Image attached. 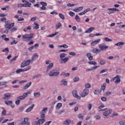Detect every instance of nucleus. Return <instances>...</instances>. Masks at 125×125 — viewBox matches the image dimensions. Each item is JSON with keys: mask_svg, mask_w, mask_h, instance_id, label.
<instances>
[{"mask_svg": "<svg viewBox=\"0 0 125 125\" xmlns=\"http://www.w3.org/2000/svg\"><path fill=\"white\" fill-rule=\"evenodd\" d=\"M59 74H60V72H59V70L54 69L50 71L49 73V76L50 77H56L57 76H58Z\"/></svg>", "mask_w": 125, "mask_h": 125, "instance_id": "f257e3e1", "label": "nucleus"}, {"mask_svg": "<svg viewBox=\"0 0 125 125\" xmlns=\"http://www.w3.org/2000/svg\"><path fill=\"white\" fill-rule=\"evenodd\" d=\"M29 36V35L25 34L22 36V39L24 41H30L31 39H33V37H34V34L31 33Z\"/></svg>", "mask_w": 125, "mask_h": 125, "instance_id": "f03ea898", "label": "nucleus"}, {"mask_svg": "<svg viewBox=\"0 0 125 125\" xmlns=\"http://www.w3.org/2000/svg\"><path fill=\"white\" fill-rule=\"evenodd\" d=\"M13 27H14V22L10 23L9 21H7L5 22V27H6V29L10 30L11 28H13Z\"/></svg>", "mask_w": 125, "mask_h": 125, "instance_id": "7ed1b4c3", "label": "nucleus"}, {"mask_svg": "<svg viewBox=\"0 0 125 125\" xmlns=\"http://www.w3.org/2000/svg\"><path fill=\"white\" fill-rule=\"evenodd\" d=\"M31 62H33V60H28L26 61H24L21 63V67L24 68V67H26V66L30 65V63H31Z\"/></svg>", "mask_w": 125, "mask_h": 125, "instance_id": "20e7f679", "label": "nucleus"}, {"mask_svg": "<svg viewBox=\"0 0 125 125\" xmlns=\"http://www.w3.org/2000/svg\"><path fill=\"white\" fill-rule=\"evenodd\" d=\"M99 47L101 50L104 51V50H106L107 48H108L109 46L105 45V44H100L99 45Z\"/></svg>", "mask_w": 125, "mask_h": 125, "instance_id": "39448f33", "label": "nucleus"}, {"mask_svg": "<svg viewBox=\"0 0 125 125\" xmlns=\"http://www.w3.org/2000/svg\"><path fill=\"white\" fill-rule=\"evenodd\" d=\"M88 93H89V90L87 89H84L81 93V97H85V96L88 95Z\"/></svg>", "mask_w": 125, "mask_h": 125, "instance_id": "423d86ee", "label": "nucleus"}, {"mask_svg": "<svg viewBox=\"0 0 125 125\" xmlns=\"http://www.w3.org/2000/svg\"><path fill=\"white\" fill-rule=\"evenodd\" d=\"M113 81H115V83H121V76L120 75H117L115 77H114L112 79Z\"/></svg>", "mask_w": 125, "mask_h": 125, "instance_id": "0eeeda50", "label": "nucleus"}, {"mask_svg": "<svg viewBox=\"0 0 125 125\" xmlns=\"http://www.w3.org/2000/svg\"><path fill=\"white\" fill-rule=\"evenodd\" d=\"M22 1L24 3V7H31V5H32L31 2L25 0H22Z\"/></svg>", "mask_w": 125, "mask_h": 125, "instance_id": "6e6552de", "label": "nucleus"}, {"mask_svg": "<svg viewBox=\"0 0 125 125\" xmlns=\"http://www.w3.org/2000/svg\"><path fill=\"white\" fill-rule=\"evenodd\" d=\"M11 95L12 94L11 93H6L4 95L3 99H4V100H7L10 98Z\"/></svg>", "mask_w": 125, "mask_h": 125, "instance_id": "1a4fd4ad", "label": "nucleus"}, {"mask_svg": "<svg viewBox=\"0 0 125 125\" xmlns=\"http://www.w3.org/2000/svg\"><path fill=\"white\" fill-rule=\"evenodd\" d=\"M26 98H27V93H23V95L19 96L17 99H19L21 101V100H24V99H26Z\"/></svg>", "mask_w": 125, "mask_h": 125, "instance_id": "9d476101", "label": "nucleus"}, {"mask_svg": "<svg viewBox=\"0 0 125 125\" xmlns=\"http://www.w3.org/2000/svg\"><path fill=\"white\" fill-rule=\"evenodd\" d=\"M72 95L74 97H76L77 99H81V97L78 95V92L76 90H74L72 91Z\"/></svg>", "mask_w": 125, "mask_h": 125, "instance_id": "9b49d317", "label": "nucleus"}, {"mask_svg": "<svg viewBox=\"0 0 125 125\" xmlns=\"http://www.w3.org/2000/svg\"><path fill=\"white\" fill-rule=\"evenodd\" d=\"M101 41V39H99L92 42L91 44V46H94L95 45H96V44H98V43H99V42H100Z\"/></svg>", "mask_w": 125, "mask_h": 125, "instance_id": "f8f14e48", "label": "nucleus"}, {"mask_svg": "<svg viewBox=\"0 0 125 125\" xmlns=\"http://www.w3.org/2000/svg\"><path fill=\"white\" fill-rule=\"evenodd\" d=\"M28 121L29 118H25L24 119L23 122L21 123V125H30V123L28 122Z\"/></svg>", "mask_w": 125, "mask_h": 125, "instance_id": "ddd939ff", "label": "nucleus"}, {"mask_svg": "<svg viewBox=\"0 0 125 125\" xmlns=\"http://www.w3.org/2000/svg\"><path fill=\"white\" fill-rule=\"evenodd\" d=\"M112 109H109L105 111L104 112V116H105V117H107L108 115H110L111 113H112Z\"/></svg>", "mask_w": 125, "mask_h": 125, "instance_id": "4468645a", "label": "nucleus"}, {"mask_svg": "<svg viewBox=\"0 0 125 125\" xmlns=\"http://www.w3.org/2000/svg\"><path fill=\"white\" fill-rule=\"evenodd\" d=\"M101 51V49H97V48H94L92 50V52L95 54H97L98 53H99Z\"/></svg>", "mask_w": 125, "mask_h": 125, "instance_id": "2eb2a0df", "label": "nucleus"}, {"mask_svg": "<svg viewBox=\"0 0 125 125\" xmlns=\"http://www.w3.org/2000/svg\"><path fill=\"white\" fill-rule=\"evenodd\" d=\"M53 63H49V65L46 66V72H48L49 70H51V69H52V67H53Z\"/></svg>", "mask_w": 125, "mask_h": 125, "instance_id": "dca6fc26", "label": "nucleus"}, {"mask_svg": "<svg viewBox=\"0 0 125 125\" xmlns=\"http://www.w3.org/2000/svg\"><path fill=\"white\" fill-rule=\"evenodd\" d=\"M83 7L80 6V7H77L76 9H74L73 10V11H74V12H79V11H82V10H83Z\"/></svg>", "mask_w": 125, "mask_h": 125, "instance_id": "f3484780", "label": "nucleus"}, {"mask_svg": "<svg viewBox=\"0 0 125 125\" xmlns=\"http://www.w3.org/2000/svg\"><path fill=\"white\" fill-rule=\"evenodd\" d=\"M38 58H39V55H38V53H35L33 55V56H32L31 60H32V62L35 61L37 60V59H38Z\"/></svg>", "mask_w": 125, "mask_h": 125, "instance_id": "a211bd4d", "label": "nucleus"}, {"mask_svg": "<svg viewBox=\"0 0 125 125\" xmlns=\"http://www.w3.org/2000/svg\"><path fill=\"white\" fill-rule=\"evenodd\" d=\"M95 29V28H94V27H90L87 30H86L85 31V33L86 34H87L88 33H91V32H92L93 31V30H94Z\"/></svg>", "mask_w": 125, "mask_h": 125, "instance_id": "6ab92c4d", "label": "nucleus"}, {"mask_svg": "<svg viewBox=\"0 0 125 125\" xmlns=\"http://www.w3.org/2000/svg\"><path fill=\"white\" fill-rule=\"evenodd\" d=\"M34 25H35L33 26V29L34 30H38V29H40V25L38 24L37 22H34Z\"/></svg>", "mask_w": 125, "mask_h": 125, "instance_id": "aec40b11", "label": "nucleus"}, {"mask_svg": "<svg viewBox=\"0 0 125 125\" xmlns=\"http://www.w3.org/2000/svg\"><path fill=\"white\" fill-rule=\"evenodd\" d=\"M31 84H32V82H30L27 83L25 86L23 87V89H27V88H29L30 86H31Z\"/></svg>", "mask_w": 125, "mask_h": 125, "instance_id": "412c9836", "label": "nucleus"}, {"mask_svg": "<svg viewBox=\"0 0 125 125\" xmlns=\"http://www.w3.org/2000/svg\"><path fill=\"white\" fill-rule=\"evenodd\" d=\"M86 56L88 58V60L90 61H91V60H92V59H93V56H92L91 55V54H90L89 53H88L86 54Z\"/></svg>", "mask_w": 125, "mask_h": 125, "instance_id": "4be33fe9", "label": "nucleus"}, {"mask_svg": "<svg viewBox=\"0 0 125 125\" xmlns=\"http://www.w3.org/2000/svg\"><path fill=\"white\" fill-rule=\"evenodd\" d=\"M34 107H35V104H33L31 106L29 107L26 110V113H29V112H31V111L33 110V108H34Z\"/></svg>", "mask_w": 125, "mask_h": 125, "instance_id": "5701e85b", "label": "nucleus"}, {"mask_svg": "<svg viewBox=\"0 0 125 125\" xmlns=\"http://www.w3.org/2000/svg\"><path fill=\"white\" fill-rule=\"evenodd\" d=\"M70 124H71V120H70V119H66L63 122V124L65 125H69Z\"/></svg>", "mask_w": 125, "mask_h": 125, "instance_id": "b1692460", "label": "nucleus"}, {"mask_svg": "<svg viewBox=\"0 0 125 125\" xmlns=\"http://www.w3.org/2000/svg\"><path fill=\"white\" fill-rule=\"evenodd\" d=\"M68 60H69V58L68 57H66V58H64V59H62V60H61L62 63H66V62H67V61H68Z\"/></svg>", "mask_w": 125, "mask_h": 125, "instance_id": "393cba45", "label": "nucleus"}, {"mask_svg": "<svg viewBox=\"0 0 125 125\" xmlns=\"http://www.w3.org/2000/svg\"><path fill=\"white\" fill-rule=\"evenodd\" d=\"M18 57V56H16L13 59H11L9 62L10 64L12 63V62H13V61H16V59H17Z\"/></svg>", "mask_w": 125, "mask_h": 125, "instance_id": "a878e982", "label": "nucleus"}, {"mask_svg": "<svg viewBox=\"0 0 125 125\" xmlns=\"http://www.w3.org/2000/svg\"><path fill=\"white\" fill-rule=\"evenodd\" d=\"M31 30H32V28L31 27V26L29 25L26 27V28L23 29V32H27V31H31Z\"/></svg>", "mask_w": 125, "mask_h": 125, "instance_id": "bb28decb", "label": "nucleus"}, {"mask_svg": "<svg viewBox=\"0 0 125 125\" xmlns=\"http://www.w3.org/2000/svg\"><path fill=\"white\" fill-rule=\"evenodd\" d=\"M62 26V24H61V22H58L56 24V29H60V27Z\"/></svg>", "mask_w": 125, "mask_h": 125, "instance_id": "cd10ccee", "label": "nucleus"}, {"mask_svg": "<svg viewBox=\"0 0 125 125\" xmlns=\"http://www.w3.org/2000/svg\"><path fill=\"white\" fill-rule=\"evenodd\" d=\"M124 44H125V42H119L115 44V45L116 46H121V45H124Z\"/></svg>", "mask_w": 125, "mask_h": 125, "instance_id": "c85d7f7f", "label": "nucleus"}, {"mask_svg": "<svg viewBox=\"0 0 125 125\" xmlns=\"http://www.w3.org/2000/svg\"><path fill=\"white\" fill-rule=\"evenodd\" d=\"M47 109H48L47 107L43 108L40 113L41 114H45V113H46V111H47Z\"/></svg>", "mask_w": 125, "mask_h": 125, "instance_id": "c756f323", "label": "nucleus"}, {"mask_svg": "<svg viewBox=\"0 0 125 125\" xmlns=\"http://www.w3.org/2000/svg\"><path fill=\"white\" fill-rule=\"evenodd\" d=\"M67 55V54L65 53H62L60 55V59H63L64 57H66V56Z\"/></svg>", "mask_w": 125, "mask_h": 125, "instance_id": "7c9ffc66", "label": "nucleus"}, {"mask_svg": "<svg viewBox=\"0 0 125 125\" xmlns=\"http://www.w3.org/2000/svg\"><path fill=\"white\" fill-rule=\"evenodd\" d=\"M34 95L35 97H40L41 96V93L40 92L34 93Z\"/></svg>", "mask_w": 125, "mask_h": 125, "instance_id": "2f4dec72", "label": "nucleus"}, {"mask_svg": "<svg viewBox=\"0 0 125 125\" xmlns=\"http://www.w3.org/2000/svg\"><path fill=\"white\" fill-rule=\"evenodd\" d=\"M75 19L77 22H80L81 21V18H80V17L78 15H76L75 18Z\"/></svg>", "mask_w": 125, "mask_h": 125, "instance_id": "473e14b6", "label": "nucleus"}, {"mask_svg": "<svg viewBox=\"0 0 125 125\" xmlns=\"http://www.w3.org/2000/svg\"><path fill=\"white\" fill-rule=\"evenodd\" d=\"M5 103L8 106H9L11 104H12V101H5Z\"/></svg>", "mask_w": 125, "mask_h": 125, "instance_id": "72a5a7b5", "label": "nucleus"}, {"mask_svg": "<svg viewBox=\"0 0 125 125\" xmlns=\"http://www.w3.org/2000/svg\"><path fill=\"white\" fill-rule=\"evenodd\" d=\"M38 121H39L40 123V125H42V124H43V123L45 122V119L42 118V119L38 120Z\"/></svg>", "mask_w": 125, "mask_h": 125, "instance_id": "f704fd0d", "label": "nucleus"}, {"mask_svg": "<svg viewBox=\"0 0 125 125\" xmlns=\"http://www.w3.org/2000/svg\"><path fill=\"white\" fill-rule=\"evenodd\" d=\"M60 76H65V77H69L70 76V73H65V72H62Z\"/></svg>", "mask_w": 125, "mask_h": 125, "instance_id": "c9c22d12", "label": "nucleus"}, {"mask_svg": "<svg viewBox=\"0 0 125 125\" xmlns=\"http://www.w3.org/2000/svg\"><path fill=\"white\" fill-rule=\"evenodd\" d=\"M107 10H109V12H108V14H112L114 12L113 8H108Z\"/></svg>", "mask_w": 125, "mask_h": 125, "instance_id": "e433bc0d", "label": "nucleus"}, {"mask_svg": "<svg viewBox=\"0 0 125 125\" xmlns=\"http://www.w3.org/2000/svg\"><path fill=\"white\" fill-rule=\"evenodd\" d=\"M99 63L101 64V65H105V64H106V61L101 60L99 61Z\"/></svg>", "mask_w": 125, "mask_h": 125, "instance_id": "4c0bfd02", "label": "nucleus"}, {"mask_svg": "<svg viewBox=\"0 0 125 125\" xmlns=\"http://www.w3.org/2000/svg\"><path fill=\"white\" fill-rule=\"evenodd\" d=\"M79 81H80V78L79 77H75L73 79L74 83H77V82H79Z\"/></svg>", "mask_w": 125, "mask_h": 125, "instance_id": "58836bf2", "label": "nucleus"}, {"mask_svg": "<svg viewBox=\"0 0 125 125\" xmlns=\"http://www.w3.org/2000/svg\"><path fill=\"white\" fill-rule=\"evenodd\" d=\"M61 107H62V103H59L57 104V105H56L57 109H58L59 108H61Z\"/></svg>", "mask_w": 125, "mask_h": 125, "instance_id": "ea45409f", "label": "nucleus"}, {"mask_svg": "<svg viewBox=\"0 0 125 125\" xmlns=\"http://www.w3.org/2000/svg\"><path fill=\"white\" fill-rule=\"evenodd\" d=\"M59 47H63V48H68V46L66 44L58 46Z\"/></svg>", "mask_w": 125, "mask_h": 125, "instance_id": "a19ab883", "label": "nucleus"}, {"mask_svg": "<svg viewBox=\"0 0 125 125\" xmlns=\"http://www.w3.org/2000/svg\"><path fill=\"white\" fill-rule=\"evenodd\" d=\"M40 4H41V5H42V6H47V3L44 1L40 2Z\"/></svg>", "mask_w": 125, "mask_h": 125, "instance_id": "79ce46f5", "label": "nucleus"}, {"mask_svg": "<svg viewBox=\"0 0 125 125\" xmlns=\"http://www.w3.org/2000/svg\"><path fill=\"white\" fill-rule=\"evenodd\" d=\"M21 72H23V69L22 68L18 69L16 71V74H20Z\"/></svg>", "mask_w": 125, "mask_h": 125, "instance_id": "37998d69", "label": "nucleus"}, {"mask_svg": "<svg viewBox=\"0 0 125 125\" xmlns=\"http://www.w3.org/2000/svg\"><path fill=\"white\" fill-rule=\"evenodd\" d=\"M106 83H104L103 85L102 86V89H103V91H104V89H106Z\"/></svg>", "mask_w": 125, "mask_h": 125, "instance_id": "c03bdc74", "label": "nucleus"}, {"mask_svg": "<svg viewBox=\"0 0 125 125\" xmlns=\"http://www.w3.org/2000/svg\"><path fill=\"white\" fill-rule=\"evenodd\" d=\"M62 83H63V84H64V85H67V83H68L67 81H66V79H62Z\"/></svg>", "mask_w": 125, "mask_h": 125, "instance_id": "a18cd8bd", "label": "nucleus"}, {"mask_svg": "<svg viewBox=\"0 0 125 125\" xmlns=\"http://www.w3.org/2000/svg\"><path fill=\"white\" fill-rule=\"evenodd\" d=\"M87 108L89 111H90L91 110V108H92V104H88Z\"/></svg>", "mask_w": 125, "mask_h": 125, "instance_id": "49530a36", "label": "nucleus"}, {"mask_svg": "<svg viewBox=\"0 0 125 125\" xmlns=\"http://www.w3.org/2000/svg\"><path fill=\"white\" fill-rule=\"evenodd\" d=\"M88 64L90 65H96V62L95 61L89 62Z\"/></svg>", "mask_w": 125, "mask_h": 125, "instance_id": "de8ad7c7", "label": "nucleus"}, {"mask_svg": "<svg viewBox=\"0 0 125 125\" xmlns=\"http://www.w3.org/2000/svg\"><path fill=\"white\" fill-rule=\"evenodd\" d=\"M59 16L60 18H61V19H62V20H64L65 19V17H64V15L63 14L60 13L59 14Z\"/></svg>", "mask_w": 125, "mask_h": 125, "instance_id": "09e8293b", "label": "nucleus"}, {"mask_svg": "<svg viewBox=\"0 0 125 125\" xmlns=\"http://www.w3.org/2000/svg\"><path fill=\"white\" fill-rule=\"evenodd\" d=\"M78 118L80 120H83V115H82L81 114H79L78 115Z\"/></svg>", "mask_w": 125, "mask_h": 125, "instance_id": "8fccbe9b", "label": "nucleus"}, {"mask_svg": "<svg viewBox=\"0 0 125 125\" xmlns=\"http://www.w3.org/2000/svg\"><path fill=\"white\" fill-rule=\"evenodd\" d=\"M94 94H96V95H97L98 94H99V93H100V90H95L94 91Z\"/></svg>", "mask_w": 125, "mask_h": 125, "instance_id": "3c124183", "label": "nucleus"}, {"mask_svg": "<svg viewBox=\"0 0 125 125\" xmlns=\"http://www.w3.org/2000/svg\"><path fill=\"white\" fill-rule=\"evenodd\" d=\"M104 40L105 42H112V39H110L108 37L104 38Z\"/></svg>", "mask_w": 125, "mask_h": 125, "instance_id": "603ef678", "label": "nucleus"}, {"mask_svg": "<svg viewBox=\"0 0 125 125\" xmlns=\"http://www.w3.org/2000/svg\"><path fill=\"white\" fill-rule=\"evenodd\" d=\"M2 51V52H7V53H8V52H9V50H8V48H5L3 49Z\"/></svg>", "mask_w": 125, "mask_h": 125, "instance_id": "864d4df0", "label": "nucleus"}, {"mask_svg": "<svg viewBox=\"0 0 125 125\" xmlns=\"http://www.w3.org/2000/svg\"><path fill=\"white\" fill-rule=\"evenodd\" d=\"M36 20H37V17H34L30 19V21H32V22H35Z\"/></svg>", "mask_w": 125, "mask_h": 125, "instance_id": "5fc2aeb1", "label": "nucleus"}, {"mask_svg": "<svg viewBox=\"0 0 125 125\" xmlns=\"http://www.w3.org/2000/svg\"><path fill=\"white\" fill-rule=\"evenodd\" d=\"M69 55H71V56H75L76 53L75 52H70L69 53Z\"/></svg>", "mask_w": 125, "mask_h": 125, "instance_id": "6e6d98bb", "label": "nucleus"}, {"mask_svg": "<svg viewBox=\"0 0 125 125\" xmlns=\"http://www.w3.org/2000/svg\"><path fill=\"white\" fill-rule=\"evenodd\" d=\"M85 87L86 88H90V87H91V85H90V84L89 83H87L85 85Z\"/></svg>", "mask_w": 125, "mask_h": 125, "instance_id": "4d7b16f0", "label": "nucleus"}, {"mask_svg": "<svg viewBox=\"0 0 125 125\" xmlns=\"http://www.w3.org/2000/svg\"><path fill=\"white\" fill-rule=\"evenodd\" d=\"M69 15H70V16H71V17H73V16H75V13H74L72 11H70V12H69Z\"/></svg>", "mask_w": 125, "mask_h": 125, "instance_id": "13d9d810", "label": "nucleus"}, {"mask_svg": "<svg viewBox=\"0 0 125 125\" xmlns=\"http://www.w3.org/2000/svg\"><path fill=\"white\" fill-rule=\"evenodd\" d=\"M6 115V110L3 109L2 111V116H5Z\"/></svg>", "mask_w": 125, "mask_h": 125, "instance_id": "bf43d9fd", "label": "nucleus"}, {"mask_svg": "<svg viewBox=\"0 0 125 125\" xmlns=\"http://www.w3.org/2000/svg\"><path fill=\"white\" fill-rule=\"evenodd\" d=\"M18 7H25L24 4L20 3L18 5Z\"/></svg>", "mask_w": 125, "mask_h": 125, "instance_id": "052dcab7", "label": "nucleus"}, {"mask_svg": "<svg viewBox=\"0 0 125 125\" xmlns=\"http://www.w3.org/2000/svg\"><path fill=\"white\" fill-rule=\"evenodd\" d=\"M107 71H108V69H103L100 71V73L102 74V73H104V72H107Z\"/></svg>", "mask_w": 125, "mask_h": 125, "instance_id": "680f3d73", "label": "nucleus"}, {"mask_svg": "<svg viewBox=\"0 0 125 125\" xmlns=\"http://www.w3.org/2000/svg\"><path fill=\"white\" fill-rule=\"evenodd\" d=\"M120 125H125V121H121L119 122Z\"/></svg>", "mask_w": 125, "mask_h": 125, "instance_id": "e2e57ef3", "label": "nucleus"}, {"mask_svg": "<svg viewBox=\"0 0 125 125\" xmlns=\"http://www.w3.org/2000/svg\"><path fill=\"white\" fill-rule=\"evenodd\" d=\"M15 104L16 105H19V104H20V100L18 99L17 101H16Z\"/></svg>", "mask_w": 125, "mask_h": 125, "instance_id": "0e129e2a", "label": "nucleus"}, {"mask_svg": "<svg viewBox=\"0 0 125 125\" xmlns=\"http://www.w3.org/2000/svg\"><path fill=\"white\" fill-rule=\"evenodd\" d=\"M6 84V82H0V85H5Z\"/></svg>", "mask_w": 125, "mask_h": 125, "instance_id": "69168bd1", "label": "nucleus"}, {"mask_svg": "<svg viewBox=\"0 0 125 125\" xmlns=\"http://www.w3.org/2000/svg\"><path fill=\"white\" fill-rule=\"evenodd\" d=\"M35 125H41V123H40V121H37L36 122H35Z\"/></svg>", "mask_w": 125, "mask_h": 125, "instance_id": "338daca9", "label": "nucleus"}, {"mask_svg": "<svg viewBox=\"0 0 125 125\" xmlns=\"http://www.w3.org/2000/svg\"><path fill=\"white\" fill-rule=\"evenodd\" d=\"M51 123V121H48L46 122L43 125H49Z\"/></svg>", "mask_w": 125, "mask_h": 125, "instance_id": "774afa93", "label": "nucleus"}]
</instances>
